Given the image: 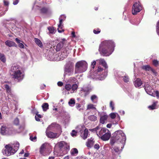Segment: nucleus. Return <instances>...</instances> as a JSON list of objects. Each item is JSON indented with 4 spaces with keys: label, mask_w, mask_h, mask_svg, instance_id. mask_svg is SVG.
I'll use <instances>...</instances> for the list:
<instances>
[{
    "label": "nucleus",
    "mask_w": 159,
    "mask_h": 159,
    "mask_svg": "<svg viewBox=\"0 0 159 159\" xmlns=\"http://www.w3.org/2000/svg\"><path fill=\"white\" fill-rule=\"evenodd\" d=\"M115 44L112 40H105L100 45L99 51L104 56H109L114 50Z\"/></svg>",
    "instance_id": "1"
},
{
    "label": "nucleus",
    "mask_w": 159,
    "mask_h": 159,
    "mask_svg": "<svg viewBox=\"0 0 159 159\" xmlns=\"http://www.w3.org/2000/svg\"><path fill=\"white\" fill-rule=\"evenodd\" d=\"M10 73L12 78L18 82L21 81L24 78V74L21 71L20 66L17 65L11 67Z\"/></svg>",
    "instance_id": "2"
},
{
    "label": "nucleus",
    "mask_w": 159,
    "mask_h": 159,
    "mask_svg": "<svg viewBox=\"0 0 159 159\" xmlns=\"http://www.w3.org/2000/svg\"><path fill=\"white\" fill-rule=\"evenodd\" d=\"M87 64L85 61H79L77 62L75 66V73H81L86 71L87 69Z\"/></svg>",
    "instance_id": "3"
},
{
    "label": "nucleus",
    "mask_w": 159,
    "mask_h": 159,
    "mask_svg": "<svg viewBox=\"0 0 159 159\" xmlns=\"http://www.w3.org/2000/svg\"><path fill=\"white\" fill-rule=\"evenodd\" d=\"M74 63L70 61H68L65 66L64 76H70L73 74Z\"/></svg>",
    "instance_id": "4"
},
{
    "label": "nucleus",
    "mask_w": 159,
    "mask_h": 159,
    "mask_svg": "<svg viewBox=\"0 0 159 159\" xmlns=\"http://www.w3.org/2000/svg\"><path fill=\"white\" fill-rule=\"evenodd\" d=\"M19 147L14 146V148L8 145L5 146V149L3 150L2 152L4 155L9 156L14 154L18 150Z\"/></svg>",
    "instance_id": "5"
},
{
    "label": "nucleus",
    "mask_w": 159,
    "mask_h": 159,
    "mask_svg": "<svg viewBox=\"0 0 159 159\" xmlns=\"http://www.w3.org/2000/svg\"><path fill=\"white\" fill-rule=\"evenodd\" d=\"M118 141L119 140L120 142H125L126 140V137L124 133L121 130L116 131L113 134Z\"/></svg>",
    "instance_id": "6"
},
{
    "label": "nucleus",
    "mask_w": 159,
    "mask_h": 159,
    "mask_svg": "<svg viewBox=\"0 0 159 159\" xmlns=\"http://www.w3.org/2000/svg\"><path fill=\"white\" fill-rule=\"evenodd\" d=\"M144 89L146 93L149 95L155 97V94H156V96L158 98L159 97V92L158 91H154L152 88L148 84H147L144 87Z\"/></svg>",
    "instance_id": "7"
},
{
    "label": "nucleus",
    "mask_w": 159,
    "mask_h": 159,
    "mask_svg": "<svg viewBox=\"0 0 159 159\" xmlns=\"http://www.w3.org/2000/svg\"><path fill=\"white\" fill-rule=\"evenodd\" d=\"M67 46L65 48H64L62 49L61 51V53L60 56L63 58H65L67 57L68 54H69L72 50L70 45V43H67Z\"/></svg>",
    "instance_id": "8"
},
{
    "label": "nucleus",
    "mask_w": 159,
    "mask_h": 159,
    "mask_svg": "<svg viewBox=\"0 0 159 159\" xmlns=\"http://www.w3.org/2000/svg\"><path fill=\"white\" fill-rule=\"evenodd\" d=\"M0 129V133L2 135H4L7 134L10 135L13 133L12 128H8L4 124L1 125Z\"/></svg>",
    "instance_id": "9"
},
{
    "label": "nucleus",
    "mask_w": 159,
    "mask_h": 159,
    "mask_svg": "<svg viewBox=\"0 0 159 159\" xmlns=\"http://www.w3.org/2000/svg\"><path fill=\"white\" fill-rule=\"evenodd\" d=\"M142 10V7L139 2H135L132 7V13L134 15H136Z\"/></svg>",
    "instance_id": "10"
},
{
    "label": "nucleus",
    "mask_w": 159,
    "mask_h": 159,
    "mask_svg": "<svg viewBox=\"0 0 159 159\" xmlns=\"http://www.w3.org/2000/svg\"><path fill=\"white\" fill-rule=\"evenodd\" d=\"M124 145H123V144L122 143L120 149L119 147L115 146L113 147H112L111 148L112 155L114 156H115L120 154L124 148Z\"/></svg>",
    "instance_id": "11"
},
{
    "label": "nucleus",
    "mask_w": 159,
    "mask_h": 159,
    "mask_svg": "<svg viewBox=\"0 0 159 159\" xmlns=\"http://www.w3.org/2000/svg\"><path fill=\"white\" fill-rule=\"evenodd\" d=\"M67 43V42L66 39H62L61 41L57 45L56 48V51H59L63 47L66 45Z\"/></svg>",
    "instance_id": "12"
},
{
    "label": "nucleus",
    "mask_w": 159,
    "mask_h": 159,
    "mask_svg": "<svg viewBox=\"0 0 159 159\" xmlns=\"http://www.w3.org/2000/svg\"><path fill=\"white\" fill-rule=\"evenodd\" d=\"M48 144L47 143H44L42 145L39 149V152L41 154L45 156L47 150Z\"/></svg>",
    "instance_id": "13"
},
{
    "label": "nucleus",
    "mask_w": 159,
    "mask_h": 159,
    "mask_svg": "<svg viewBox=\"0 0 159 159\" xmlns=\"http://www.w3.org/2000/svg\"><path fill=\"white\" fill-rule=\"evenodd\" d=\"M40 13L43 14H47L49 13V9L48 8L44 7L39 10Z\"/></svg>",
    "instance_id": "14"
},
{
    "label": "nucleus",
    "mask_w": 159,
    "mask_h": 159,
    "mask_svg": "<svg viewBox=\"0 0 159 159\" xmlns=\"http://www.w3.org/2000/svg\"><path fill=\"white\" fill-rule=\"evenodd\" d=\"M111 133H106L101 137L100 138L103 141H107L111 137Z\"/></svg>",
    "instance_id": "15"
},
{
    "label": "nucleus",
    "mask_w": 159,
    "mask_h": 159,
    "mask_svg": "<svg viewBox=\"0 0 159 159\" xmlns=\"http://www.w3.org/2000/svg\"><path fill=\"white\" fill-rule=\"evenodd\" d=\"M5 43L7 46L9 47H17V45L14 42L11 40H7L5 42Z\"/></svg>",
    "instance_id": "16"
},
{
    "label": "nucleus",
    "mask_w": 159,
    "mask_h": 159,
    "mask_svg": "<svg viewBox=\"0 0 159 159\" xmlns=\"http://www.w3.org/2000/svg\"><path fill=\"white\" fill-rule=\"evenodd\" d=\"M143 84L142 82L139 78H137L134 82L135 86L136 88L139 87Z\"/></svg>",
    "instance_id": "17"
},
{
    "label": "nucleus",
    "mask_w": 159,
    "mask_h": 159,
    "mask_svg": "<svg viewBox=\"0 0 159 159\" xmlns=\"http://www.w3.org/2000/svg\"><path fill=\"white\" fill-rule=\"evenodd\" d=\"M46 134L48 137L51 138H56L57 135V133H54L52 132H47Z\"/></svg>",
    "instance_id": "18"
},
{
    "label": "nucleus",
    "mask_w": 159,
    "mask_h": 159,
    "mask_svg": "<svg viewBox=\"0 0 159 159\" xmlns=\"http://www.w3.org/2000/svg\"><path fill=\"white\" fill-rule=\"evenodd\" d=\"M94 143L93 139L91 138L88 139V141L86 143V145L89 148H91L93 146Z\"/></svg>",
    "instance_id": "19"
},
{
    "label": "nucleus",
    "mask_w": 159,
    "mask_h": 159,
    "mask_svg": "<svg viewBox=\"0 0 159 159\" xmlns=\"http://www.w3.org/2000/svg\"><path fill=\"white\" fill-rule=\"evenodd\" d=\"M64 19L59 18V23L58 25V28L57 30L59 33H61L64 31V30L62 29V22L64 21Z\"/></svg>",
    "instance_id": "20"
},
{
    "label": "nucleus",
    "mask_w": 159,
    "mask_h": 159,
    "mask_svg": "<svg viewBox=\"0 0 159 159\" xmlns=\"http://www.w3.org/2000/svg\"><path fill=\"white\" fill-rule=\"evenodd\" d=\"M99 64H101L105 69H107L108 66L107 63L103 59L101 58L99 60Z\"/></svg>",
    "instance_id": "21"
},
{
    "label": "nucleus",
    "mask_w": 159,
    "mask_h": 159,
    "mask_svg": "<svg viewBox=\"0 0 159 159\" xmlns=\"http://www.w3.org/2000/svg\"><path fill=\"white\" fill-rule=\"evenodd\" d=\"M108 116L107 115H104L103 116H101L100 120V123L102 124H104L105 123V121L107 120Z\"/></svg>",
    "instance_id": "22"
},
{
    "label": "nucleus",
    "mask_w": 159,
    "mask_h": 159,
    "mask_svg": "<svg viewBox=\"0 0 159 159\" xmlns=\"http://www.w3.org/2000/svg\"><path fill=\"white\" fill-rule=\"evenodd\" d=\"M88 130L86 129H84L83 134H81V137L84 139H85L87 138L88 135Z\"/></svg>",
    "instance_id": "23"
},
{
    "label": "nucleus",
    "mask_w": 159,
    "mask_h": 159,
    "mask_svg": "<svg viewBox=\"0 0 159 159\" xmlns=\"http://www.w3.org/2000/svg\"><path fill=\"white\" fill-rule=\"evenodd\" d=\"M34 41L37 45L39 47L42 48L43 47V44L41 41L38 39L35 38L34 39Z\"/></svg>",
    "instance_id": "24"
},
{
    "label": "nucleus",
    "mask_w": 159,
    "mask_h": 159,
    "mask_svg": "<svg viewBox=\"0 0 159 159\" xmlns=\"http://www.w3.org/2000/svg\"><path fill=\"white\" fill-rule=\"evenodd\" d=\"M118 140L113 136L112 137L110 140V143L111 146H113Z\"/></svg>",
    "instance_id": "25"
},
{
    "label": "nucleus",
    "mask_w": 159,
    "mask_h": 159,
    "mask_svg": "<svg viewBox=\"0 0 159 159\" xmlns=\"http://www.w3.org/2000/svg\"><path fill=\"white\" fill-rule=\"evenodd\" d=\"M4 87L6 89L7 93L10 95L11 94V90L9 85L8 84H5L4 85Z\"/></svg>",
    "instance_id": "26"
},
{
    "label": "nucleus",
    "mask_w": 159,
    "mask_h": 159,
    "mask_svg": "<svg viewBox=\"0 0 159 159\" xmlns=\"http://www.w3.org/2000/svg\"><path fill=\"white\" fill-rule=\"evenodd\" d=\"M15 41L17 43H18V46L20 48H24V44L21 43H20V41L18 38H16L15 39Z\"/></svg>",
    "instance_id": "27"
},
{
    "label": "nucleus",
    "mask_w": 159,
    "mask_h": 159,
    "mask_svg": "<svg viewBox=\"0 0 159 159\" xmlns=\"http://www.w3.org/2000/svg\"><path fill=\"white\" fill-rule=\"evenodd\" d=\"M42 106L44 111H46L49 108V105L47 103H43Z\"/></svg>",
    "instance_id": "28"
},
{
    "label": "nucleus",
    "mask_w": 159,
    "mask_h": 159,
    "mask_svg": "<svg viewBox=\"0 0 159 159\" xmlns=\"http://www.w3.org/2000/svg\"><path fill=\"white\" fill-rule=\"evenodd\" d=\"M0 60L3 63L6 61V58L3 54L0 53Z\"/></svg>",
    "instance_id": "29"
},
{
    "label": "nucleus",
    "mask_w": 159,
    "mask_h": 159,
    "mask_svg": "<svg viewBox=\"0 0 159 159\" xmlns=\"http://www.w3.org/2000/svg\"><path fill=\"white\" fill-rule=\"evenodd\" d=\"M88 119L92 121H95L97 120V117L94 115H91L88 116Z\"/></svg>",
    "instance_id": "30"
},
{
    "label": "nucleus",
    "mask_w": 159,
    "mask_h": 159,
    "mask_svg": "<svg viewBox=\"0 0 159 159\" xmlns=\"http://www.w3.org/2000/svg\"><path fill=\"white\" fill-rule=\"evenodd\" d=\"M91 99L93 103H96L97 102V97L96 95H93L91 96Z\"/></svg>",
    "instance_id": "31"
},
{
    "label": "nucleus",
    "mask_w": 159,
    "mask_h": 159,
    "mask_svg": "<svg viewBox=\"0 0 159 159\" xmlns=\"http://www.w3.org/2000/svg\"><path fill=\"white\" fill-rule=\"evenodd\" d=\"M78 152V150L76 148H73L71 149L70 153L71 155H74L75 154H77Z\"/></svg>",
    "instance_id": "32"
},
{
    "label": "nucleus",
    "mask_w": 159,
    "mask_h": 159,
    "mask_svg": "<svg viewBox=\"0 0 159 159\" xmlns=\"http://www.w3.org/2000/svg\"><path fill=\"white\" fill-rule=\"evenodd\" d=\"M142 68L143 69L146 71H149L151 67L149 65H146L142 66Z\"/></svg>",
    "instance_id": "33"
},
{
    "label": "nucleus",
    "mask_w": 159,
    "mask_h": 159,
    "mask_svg": "<svg viewBox=\"0 0 159 159\" xmlns=\"http://www.w3.org/2000/svg\"><path fill=\"white\" fill-rule=\"evenodd\" d=\"M157 103L156 102H154L151 105L148 106V108L150 110H153L156 108Z\"/></svg>",
    "instance_id": "34"
},
{
    "label": "nucleus",
    "mask_w": 159,
    "mask_h": 159,
    "mask_svg": "<svg viewBox=\"0 0 159 159\" xmlns=\"http://www.w3.org/2000/svg\"><path fill=\"white\" fill-rule=\"evenodd\" d=\"M75 103V101L73 98H71L70 99L69 101L68 102L69 104L71 106H73Z\"/></svg>",
    "instance_id": "35"
},
{
    "label": "nucleus",
    "mask_w": 159,
    "mask_h": 159,
    "mask_svg": "<svg viewBox=\"0 0 159 159\" xmlns=\"http://www.w3.org/2000/svg\"><path fill=\"white\" fill-rule=\"evenodd\" d=\"M65 144L66 145V143L63 141H61L58 143V146L60 148H61L65 146Z\"/></svg>",
    "instance_id": "36"
},
{
    "label": "nucleus",
    "mask_w": 159,
    "mask_h": 159,
    "mask_svg": "<svg viewBox=\"0 0 159 159\" xmlns=\"http://www.w3.org/2000/svg\"><path fill=\"white\" fill-rule=\"evenodd\" d=\"M72 88V85L70 84H66L65 87V89L67 91H70Z\"/></svg>",
    "instance_id": "37"
},
{
    "label": "nucleus",
    "mask_w": 159,
    "mask_h": 159,
    "mask_svg": "<svg viewBox=\"0 0 159 159\" xmlns=\"http://www.w3.org/2000/svg\"><path fill=\"white\" fill-rule=\"evenodd\" d=\"M123 80L125 83H127L129 81V78L128 75H125L122 77Z\"/></svg>",
    "instance_id": "38"
},
{
    "label": "nucleus",
    "mask_w": 159,
    "mask_h": 159,
    "mask_svg": "<svg viewBox=\"0 0 159 159\" xmlns=\"http://www.w3.org/2000/svg\"><path fill=\"white\" fill-rule=\"evenodd\" d=\"M87 109H94L96 110V108L94 107V106L93 104H89L87 106Z\"/></svg>",
    "instance_id": "39"
},
{
    "label": "nucleus",
    "mask_w": 159,
    "mask_h": 159,
    "mask_svg": "<svg viewBox=\"0 0 159 159\" xmlns=\"http://www.w3.org/2000/svg\"><path fill=\"white\" fill-rule=\"evenodd\" d=\"M48 29L49 31V33L53 34L54 33L55 29L54 27H48Z\"/></svg>",
    "instance_id": "40"
},
{
    "label": "nucleus",
    "mask_w": 159,
    "mask_h": 159,
    "mask_svg": "<svg viewBox=\"0 0 159 159\" xmlns=\"http://www.w3.org/2000/svg\"><path fill=\"white\" fill-rule=\"evenodd\" d=\"M99 128L100 127L98 126L94 128L89 129V130L91 132L95 131L97 133V130L99 129Z\"/></svg>",
    "instance_id": "41"
},
{
    "label": "nucleus",
    "mask_w": 159,
    "mask_h": 159,
    "mask_svg": "<svg viewBox=\"0 0 159 159\" xmlns=\"http://www.w3.org/2000/svg\"><path fill=\"white\" fill-rule=\"evenodd\" d=\"M78 86L76 84H74L72 86V90L74 91L77 90L78 88Z\"/></svg>",
    "instance_id": "42"
},
{
    "label": "nucleus",
    "mask_w": 159,
    "mask_h": 159,
    "mask_svg": "<svg viewBox=\"0 0 159 159\" xmlns=\"http://www.w3.org/2000/svg\"><path fill=\"white\" fill-rule=\"evenodd\" d=\"M19 119L16 118L13 121V123L14 125H17L19 124Z\"/></svg>",
    "instance_id": "43"
},
{
    "label": "nucleus",
    "mask_w": 159,
    "mask_h": 159,
    "mask_svg": "<svg viewBox=\"0 0 159 159\" xmlns=\"http://www.w3.org/2000/svg\"><path fill=\"white\" fill-rule=\"evenodd\" d=\"M152 64L155 66H157L159 65V62L157 60H154L152 61Z\"/></svg>",
    "instance_id": "44"
},
{
    "label": "nucleus",
    "mask_w": 159,
    "mask_h": 159,
    "mask_svg": "<svg viewBox=\"0 0 159 159\" xmlns=\"http://www.w3.org/2000/svg\"><path fill=\"white\" fill-rule=\"evenodd\" d=\"M100 32L101 30L99 28H97L96 29H94L93 30V32L95 34H98Z\"/></svg>",
    "instance_id": "45"
},
{
    "label": "nucleus",
    "mask_w": 159,
    "mask_h": 159,
    "mask_svg": "<svg viewBox=\"0 0 159 159\" xmlns=\"http://www.w3.org/2000/svg\"><path fill=\"white\" fill-rule=\"evenodd\" d=\"M110 106L112 110H114V104L112 101H111L110 102Z\"/></svg>",
    "instance_id": "46"
},
{
    "label": "nucleus",
    "mask_w": 159,
    "mask_h": 159,
    "mask_svg": "<svg viewBox=\"0 0 159 159\" xmlns=\"http://www.w3.org/2000/svg\"><path fill=\"white\" fill-rule=\"evenodd\" d=\"M77 132L75 131V130H73L72 131V132L71 133V135L74 137V136H75L77 135Z\"/></svg>",
    "instance_id": "47"
},
{
    "label": "nucleus",
    "mask_w": 159,
    "mask_h": 159,
    "mask_svg": "<svg viewBox=\"0 0 159 159\" xmlns=\"http://www.w3.org/2000/svg\"><path fill=\"white\" fill-rule=\"evenodd\" d=\"M110 116L111 118L112 119H114L116 117V115L114 113H112L110 114Z\"/></svg>",
    "instance_id": "48"
},
{
    "label": "nucleus",
    "mask_w": 159,
    "mask_h": 159,
    "mask_svg": "<svg viewBox=\"0 0 159 159\" xmlns=\"http://www.w3.org/2000/svg\"><path fill=\"white\" fill-rule=\"evenodd\" d=\"M57 125H58L55 123H52L51 124V125H50V126H49L48 128H51L52 127L56 126Z\"/></svg>",
    "instance_id": "49"
},
{
    "label": "nucleus",
    "mask_w": 159,
    "mask_h": 159,
    "mask_svg": "<svg viewBox=\"0 0 159 159\" xmlns=\"http://www.w3.org/2000/svg\"><path fill=\"white\" fill-rule=\"evenodd\" d=\"M103 70V69L101 66H99L98 67V68L97 70L98 72H100Z\"/></svg>",
    "instance_id": "50"
},
{
    "label": "nucleus",
    "mask_w": 159,
    "mask_h": 159,
    "mask_svg": "<svg viewBox=\"0 0 159 159\" xmlns=\"http://www.w3.org/2000/svg\"><path fill=\"white\" fill-rule=\"evenodd\" d=\"M96 64V61H94L91 64V66L92 67V68L93 69L94 68Z\"/></svg>",
    "instance_id": "51"
},
{
    "label": "nucleus",
    "mask_w": 159,
    "mask_h": 159,
    "mask_svg": "<svg viewBox=\"0 0 159 159\" xmlns=\"http://www.w3.org/2000/svg\"><path fill=\"white\" fill-rule=\"evenodd\" d=\"M99 145L98 144H96L94 145V148L97 149H98L99 148Z\"/></svg>",
    "instance_id": "52"
},
{
    "label": "nucleus",
    "mask_w": 159,
    "mask_h": 159,
    "mask_svg": "<svg viewBox=\"0 0 159 159\" xmlns=\"http://www.w3.org/2000/svg\"><path fill=\"white\" fill-rule=\"evenodd\" d=\"M64 148H65L67 150H69L70 149V146L68 145L66 143V145L65 144V146H64Z\"/></svg>",
    "instance_id": "53"
},
{
    "label": "nucleus",
    "mask_w": 159,
    "mask_h": 159,
    "mask_svg": "<svg viewBox=\"0 0 159 159\" xmlns=\"http://www.w3.org/2000/svg\"><path fill=\"white\" fill-rule=\"evenodd\" d=\"M101 130L102 131V132L105 133H106V132L107 130L109 131L106 128H103Z\"/></svg>",
    "instance_id": "54"
},
{
    "label": "nucleus",
    "mask_w": 159,
    "mask_h": 159,
    "mask_svg": "<svg viewBox=\"0 0 159 159\" xmlns=\"http://www.w3.org/2000/svg\"><path fill=\"white\" fill-rule=\"evenodd\" d=\"M30 138L31 140L32 141H33L34 140L36 139L37 137L36 136H34V137H33L32 136H31L30 137Z\"/></svg>",
    "instance_id": "55"
},
{
    "label": "nucleus",
    "mask_w": 159,
    "mask_h": 159,
    "mask_svg": "<svg viewBox=\"0 0 159 159\" xmlns=\"http://www.w3.org/2000/svg\"><path fill=\"white\" fill-rule=\"evenodd\" d=\"M57 85L58 86L61 87L63 85V83L59 81L57 83Z\"/></svg>",
    "instance_id": "56"
},
{
    "label": "nucleus",
    "mask_w": 159,
    "mask_h": 159,
    "mask_svg": "<svg viewBox=\"0 0 159 159\" xmlns=\"http://www.w3.org/2000/svg\"><path fill=\"white\" fill-rule=\"evenodd\" d=\"M19 0H16L15 1L13 2V4L14 5H16L18 4V3L19 2Z\"/></svg>",
    "instance_id": "57"
},
{
    "label": "nucleus",
    "mask_w": 159,
    "mask_h": 159,
    "mask_svg": "<svg viewBox=\"0 0 159 159\" xmlns=\"http://www.w3.org/2000/svg\"><path fill=\"white\" fill-rule=\"evenodd\" d=\"M38 112H37L36 113V116L39 118H41L42 117V116L38 114Z\"/></svg>",
    "instance_id": "58"
},
{
    "label": "nucleus",
    "mask_w": 159,
    "mask_h": 159,
    "mask_svg": "<svg viewBox=\"0 0 159 159\" xmlns=\"http://www.w3.org/2000/svg\"><path fill=\"white\" fill-rule=\"evenodd\" d=\"M103 133L102 132V131L101 130L99 133V135H100L99 137L102 136L103 134Z\"/></svg>",
    "instance_id": "59"
},
{
    "label": "nucleus",
    "mask_w": 159,
    "mask_h": 159,
    "mask_svg": "<svg viewBox=\"0 0 159 159\" xmlns=\"http://www.w3.org/2000/svg\"><path fill=\"white\" fill-rule=\"evenodd\" d=\"M80 105L79 103H76V107L77 109H78L80 107Z\"/></svg>",
    "instance_id": "60"
},
{
    "label": "nucleus",
    "mask_w": 159,
    "mask_h": 159,
    "mask_svg": "<svg viewBox=\"0 0 159 159\" xmlns=\"http://www.w3.org/2000/svg\"><path fill=\"white\" fill-rule=\"evenodd\" d=\"M4 5L6 6H8V4H9L8 2L7 1H4Z\"/></svg>",
    "instance_id": "61"
},
{
    "label": "nucleus",
    "mask_w": 159,
    "mask_h": 159,
    "mask_svg": "<svg viewBox=\"0 0 159 159\" xmlns=\"http://www.w3.org/2000/svg\"><path fill=\"white\" fill-rule=\"evenodd\" d=\"M71 35L73 37H76V35L75 34V32L74 31H72L71 33Z\"/></svg>",
    "instance_id": "62"
},
{
    "label": "nucleus",
    "mask_w": 159,
    "mask_h": 159,
    "mask_svg": "<svg viewBox=\"0 0 159 159\" xmlns=\"http://www.w3.org/2000/svg\"><path fill=\"white\" fill-rule=\"evenodd\" d=\"M150 70L152 71V72L154 74H155L156 73V72L155 71V70L154 69L152 68H151Z\"/></svg>",
    "instance_id": "63"
},
{
    "label": "nucleus",
    "mask_w": 159,
    "mask_h": 159,
    "mask_svg": "<svg viewBox=\"0 0 159 159\" xmlns=\"http://www.w3.org/2000/svg\"><path fill=\"white\" fill-rule=\"evenodd\" d=\"M112 126V124H107V127L108 128H110Z\"/></svg>",
    "instance_id": "64"
}]
</instances>
